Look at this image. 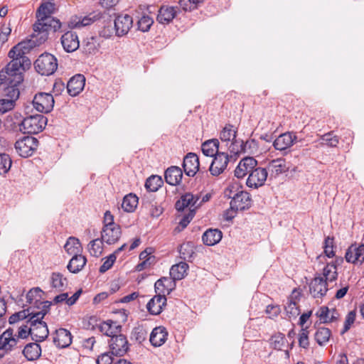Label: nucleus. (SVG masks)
I'll list each match as a JSON object with an SVG mask.
<instances>
[{"label": "nucleus", "instance_id": "nucleus-1", "mask_svg": "<svg viewBox=\"0 0 364 364\" xmlns=\"http://www.w3.org/2000/svg\"><path fill=\"white\" fill-rule=\"evenodd\" d=\"M29 50L28 42H20L14 46L8 53V56L11 58V60L1 70L23 74L31 65V60L26 55Z\"/></svg>", "mask_w": 364, "mask_h": 364}, {"label": "nucleus", "instance_id": "nucleus-2", "mask_svg": "<svg viewBox=\"0 0 364 364\" xmlns=\"http://www.w3.org/2000/svg\"><path fill=\"white\" fill-rule=\"evenodd\" d=\"M23 81V74L21 73H10L6 70L0 71V85L4 83L7 85V87L4 89V95L7 97L6 99L12 100L15 105L20 95L18 87Z\"/></svg>", "mask_w": 364, "mask_h": 364}, {"label": "nucleus", "instance_id": "nucleus-3", "mask_svg": "<svg viewBox=\"0 0 364 364\" xmlns=\"http://www.w3.org/2000/svg\"><path fill=\"white\" fill-rule=\"evenodd\" d=\"M61 22L55 18H47L38 20L33 26V38H36V45L43 43L48 38L49 31L56 32L61 28Z\"/></svg>", "mask_w": 364, "mask_h": 364}, {"label": "nucleus", "instance_id": "nucleus-4", "mask_svg": "<svg viewBox=\"0 0 364 364\" xmlns=\"http://www.w3.org/2000/svg\"><path fill=\"white\" fill-rule=\"evenodd\" d=\"M237 185H231L225 191V196L232 198L230 201V209L237 211L250 208L251 206L250 195L247 191H237Z\"/></svg>", "mask_w": 364, "mask_h": 364}, {"label": "nucleus", "instance_id": "nucleus-5", "mask_svg": "<svg viewBox=\"0 0 364 364\" xmlns=\"http://www.w3.org/2000/svg\"><path fill=\"white\" fill-rule=\"evenodd\" d=\"M47 122V117L41 114L29 115L20 124V130L29 134H38L45 129Z\"/></svg>", "mask_w": 364, "mask_h": 364}, {"label": "nucleus", "instance_id": "nucleus-6", "mask_svg": "<svg viewBox=\"0 0 364 364\" xmlns=\"http://www.w3.org/2000/svg\"><path fill=\"white\" fill-rule=\"evenodd\" d=\"M36 70L41 75H53L58 68V60L55 55L44 53L34 62Z\"/></svg>", "mask_w": 364, "mask_h": 364}, {"label": "nucleus", "instance_id": "nucleus-7", "mask_svg": "<svg viewBox=\"0 0 364 364\" xmlns=\"http://www.w3.org/2000/svg\"><path fill=\"white\" fill-rule=\"evenodd\" d=\"M23 343L21 340L14 333V329L7 328L0 336V358L4 357L6 353L13 350L14 348H21Z\"/></svg>", "mask_w": 364, "mask_h": 364}, {"label": "nucleus", "instance_id": "nucleus-8", "mask_svg": "<svg viewBox=\"0 0 364 364\" xmlns=\"http://www.w3.org/2000/svg\"><path fill=\"white\" fill-rule=\"evenodd\" d=\"M232 161L227 151L223 149L213 156L210 165L209 171L213 176H218L227 169L228 164Z\"/></svg>", "mask_w": 364, "mask_h": 364}, {"label": "nucleus", "instance_id": "nucleus-9", "mask_svg": "<svg viewBox=\"0 0 364 364\" xmlns=\"http://www.w3.org/2000/svg\"><path fill=\"white\" fill-rule=\"evenodd\" d=\"M183 168L185 173L193 177L197 173L198 176H207V171L200 168V162L198 156L195 153H188L183 159Z\"/></svg>", "mask_w": 364, "mask_h": 364}, {"label": "nucleus", "instance_id": "nucleus-10", "mask_svg": "<svg viewBox=\"0 0 364 364\" xmlns=\"http://www.w3.org/2000/svg\"><path fill=\"white\" fill-rule=\"evenodd\" d=\"M38 144V141L36 138L32 136H26L17 140L14 146L19 156L27 158L33 154L37 149Z\"/></svg>", "mask_w": 364, "mask_h": 364}, {"label": "nucleus", "instance_id": "nucleus-11", "mask_svg": "<svg viewBox=\"0 0 364 364\" xmlns=\"http://www.w3.org/2000/svg\"><path fill=\"white\" fill-rule=\"evenodd\" d=\"M30 317L27 323L30 324V331H31V338L36 342H42L48 338L49 331L47 323L41 319Z\"/></svg>", "mask_w": 364, "mask_h": 364}, {"label": "nucleus", "instance_id": "nucleus-12", "mask_svg": "<svg viewBox=\"0 0 364 364\" xmlns=\"http://www.w3.org/2000/svg\"><path fill=\"white\" fill-rule=\"evenodd\" d=\"M32 103L37 111L41 113H48L53 110L55 101L51 94L38 92L35 95Z\"/></svg>", "mask_w": 364, "mask_h": 364}, {"label": "nucleus", "instance_id": "nucleus-13", "mask_svg": "<svg viewBox=\"0 0 364 364\" xmlns=\"http://www.w3.org/2000/svg\"><path fill=\"white\" fill-rule=\"evenodd\" d=\"M111 353L115 356H123L129 349L127 337L121 333L112 336L108 341Z\"/></svg>", "mask_w": 364, "mask_h": 364}, {"label": "nucleus", "instance_id": "nucleus-14", "mask_svg": "<svg viewBox=\"0 0 364 364\" xmlns=\"http://www.w3.org/2000/svg\"><path fill=\"white\" fill-rule=\"evenodd\" d=\"M268 176L267 168L262 167L253 168L252 172L248 176L246 181V185L249 188H258L262 186Z\"/></svg>", "mask_w": 364, "mask_h": 364}, {"label": "nucleus", "instance_id": "nucleus-15", "mask_svg": "<svg viewBox=\"0 0 364 364\" xmlns=\"http://www.w3.org/2000/svg\"><path fill=\"white\" fill-rule=\"evenodd\" d=\"M309 291L314 298H322L328 291V283L320 274L316 273L309 283Z\"/></svg>", "mask_w": 364, "mask_h": 364}, {"label": "nucleus", "instance_id": "nucleus-16", "mask_svg": "<svg viewBox=\"0 0 364 364\" xmlns=\"http://www.w3.org/2000/svg\"><path fill=\"white\" fill-rule=\"evenodd\" d=\"M177 6L162 5L158 11L156 21L161 24H168L180 13Z\"/></svg>", "mask_w": 364, "mask_h": 364}, {"label": "nucleus", "instance_id": "nucleus-17", "mask_svg": "<svg viewBox=\"0 0 364 364\" xmlns=\"http://www.w3.org/2000/svg\"><path fill=\"white\" fill-rule=\"evenodd\" d=\"M257 166V161L251 156H247L242 159L235 169V176L237 178H242L247 174L252 172L253 168Z\"/></svg>", "mask_w": 364, "mask_h": 364}, {"label": "nucleus", "instance_id": "nucleus-18", "mask_svg": "<svg viewBox=\"0 0 364 364\" xmlns=\"http://www.w3.org/2000/svg\"><path fill=\"white\" fill-rule=\"evenodd\" d=\"M289 167L286 160L283 158H279L272 160L267 165V172L269 173V179L277 178L279 175L289 171Z\"/></svg>", "mask_w": 364, "mask_h": 364}, {"label": "nucleus", "instance_id": "nucleus-19", "mask_svg": "<svg viewBox=\"0 0 364 364\" xmlns=\"http://www.w3.org/2000/svg\"><path fill=\"white\" fill-rule=\"evenodd\" d=\"M133 20L128 14L119 15L114 20V28L117 36L126 35L132 26Z\"/></svg>", "mask_w": 364, "mask_h": 364}, {"label": "nucleus", "instance_id": "nucleus-20", "mask_svg": "<svg viewBox=\"0 0 364 364\" xmlns=\"http://www.w3.org/2000/svg\"><path fill=\"white\" fill-rule=\"evenodd\" d=\"M296 140V136L292 132H285L280 134L273 141V146L279 151H285L290 148Z\"/></svg>", "mask_w": 364, "mask_h": 364}, {"label": "nucleus", "instance_id": "nucleus-21", "mask_svg": "<svg viewBox=\"0 0 364 364\" xmlns=\"http://www.w3.org/2000/svg\"><path fill=\"white\" fill-rule=\"evenodd\" d=\"M63 49L67 53L75 51L80 46V41L76 33L73 31L65 32L60 38Z\"/></svg>", "mask_w": 364, "mask_h": 364}, {"label": "nucleus", "instance_id": "nucleus-22", "mask_svg": "<svg viewBox=\"0 0 364 364\" xmlns=\"http://www.w3.org/2000/svg\"><path fill=\"white\" fill-rule=\"evenodd\" d=\"M176 287L175 281L171 277H162L158 279L154 284V289L157 294L166 296Z\"/></svg>", "mask_w": 364, "mask_h": 364}, {"label": "nucleus", "instance_id": "nucleus-23", "mask_svg": "<svg viewBox=\"0 0 364 364\" xmlns=\"http://www.w3.org/2000/svg\"><path fill=\"white\" fill-rule=\"evenodd\" d=\"M121 235V228L119 225L103 228L101 232V239L107 244L112 245L119 240Z\"/></svg>", "mask_w": 364, "mask_h": 364}, {"label": "nucleus", "instance_id": "nucleus-24", "mask_svg": "<svg viewBox=\"0 0 364 364\" xmlns=\"http://www.w3.org/2000/svg\"><path fill=\"white\" fill-rule=\"evenodd\" d=\"M85 78L83 75L77 74L72 77L67 84V91L70 96H77L84 88Z\"/></svg>", "mask_w": 364, "mask_h": 364}, {"label": "nucleus", "instance_id": "nucleus-25", "mask_svg": "<svg viewBox=\"0 0 364 364\" xmlns=\"http://www.w3.org/2000/svg\"><path fill=\"white\" fill-rule=\"evenodd\" d=\"M166 296L156 294L146 304L148 312L151 315H159L163 311L164 307L166 305Z\"/></svg>", "mask_w": 364, "mask_h": 364}, {"label": "nucleus", "instance_id": "nucleus-26", "mask_svg": "<svg viewBox=\"0 0 364 364\" xmlns=\"http://www.w3.org/2000/svg\"><path fill=\"white\" fill-rule=\"evenodd\" d=\"M72 338L71 333L68 330L60 328L55 332L53 343L58 348H65L71 344Z\"/></svg>", "mask_w": 364, "mask_h": 364}, {"label": "nucleus", "instance_id": "nucleus-27", "mask_svg": "<svg viewBox=\"0 0 364 364\" xmlns=\"http://www.w3.org/2000/svg\"><path fill=\"white\" fill-rule=\"evenodd\" d=\"M345 258L348 262H363L364 261V244L359 246L355 244L351 245L346 252Z\"/></svg>", "mask_w": 364, "mask_h": 364}, {"label": "nucleus", "instance_id": "nucleus-28", "mask_svg": "<svg viewBox=\"0 0 364 364\" xmlns=\"http://www.w3.org/2000/svg\"><path fill=\"white\" fill-rule=\"evenodd\" d=\"M199 196L193 195L191 193H186L182 195L179 200H178L175 204L176 209L178 211H183L186 208L190 207V208L195 207L197 208V203L199 200Z\"/></svg>", "mask_w": 364, "mask_h": 364}, {"label": "nucleus", "instance_id": "nucleus-29", "mask_svg": "<svg viewBox=\"0 0 364 364\" xmlns=\"http://www.w3.org/2000/svg\"><path fill=\"white\" fill-rule=\"evenodd\" d=\"M245 146L246 144L242 140L235 138L229 143L228 146L223 148V150L225 151L226 149L229 151V156L232 159V161H235L241 154L245 152Z\"/></svg>", "mask_w": 364, "mask_h": 364}, {"label": "nucleus", "instance_id": "nucleus-30", "mask_svg": "<svg viewBox=\"0 0 364 364\" xmlns=\"http://www.w3.org/2000/svg\"><path fill=\"white\" fill-rule=\"evenodd\" d=\"M168 333L164 326L154 328L149 338L151 344L154 347L161 346L167 340Z\"/></svg>", "mask_w": 364, "mask_h": 364}, {"label": "nucleus", "instance_id": "nucleus-31", "mask_svg": "<svg viewBox=\"0 0 364 364\" xmlns=\"http://www.w3.org/2000/svg\"><path fill=\"white\" fill-rule=\"evenodd\" d=\"M201 149L205 156L213 157L216 154L223 149V145H220L218 139H212L203 142L201 146Z\"/></svg>", "mask_w": 364, "mask_h": 364}, {"label": "nucleus", "instance_id": "nucleus-32", "mask_svg": "<svg viewBox=\"0 0 364 364\" xmlns=\"http://www.w3.org/2000/svg\"><path fill=\"white\" fill-rule=\"evenodd\" d=\"M99 330L103 334L112 338V336L118 335L121 333L122 326L119 325L117 321L107 320L100 324Z\"/></svg>", "mask_w": 364, "mask_h": 364}, {"label": "nucleus", "instance_id": "nucleus-33", "mask_svg": "<svg viewBox=\"0 0 364 364\" xmlns=\"http://www.w3.org/2000/svg\"><path fill=\"white\" fill-rule=\"evenodd\" d=\"M164 177L167 183L171 186H176L181 181L183 172L178 166H171L166 170Z\"/></svg>", "mask_w": 364, "mask_h": 364}, {"label": "nucleus", "instance_id": "nucleus-34", "mask_svg": "<svg viewBox=\"0 0 364 364\" xmlns=\"http://www.w3.org/2000/svg\"><path fill=\"white\" fill-rule=\"evenodd\" d=\"M22 353L28 360H36L38 359L41 355V346L36 341L35 343H29L25 346Z\"/></svg>", "mask_w": 364, "mask_h": 364}, {"label": "nucleus", "instance_id": "nucleus-35", "mask_svg": "<svg viewBox=\"0 0 364 364\" xmlns=\"http://www.w3.org/2000/svg\"><path fill=\"white\" fill-rule=\"evenodd\" d=\"M223 237V233L218 229H209L202 236V240L205 245L213 246L218 243Z\"/></svg>", "mask_w": 364, "mask_h": 364}, {"label": "nucleus", "instance_id": "nucleus-36", "mask_svg": "<svg viewBox=\"0 0 364 364\" xmlns=\"http://www.w3.org/2000/svg\"><path fill=\"white\" fill-rule=\"evenodd\" d=\"M87 259L85 256L80 255H74L69 261L67 268L70 272L77 274L85 267Z\"/></svg>", "mask_w": 364, "mask_h": 364}, {"label": "nucleus", "instance_id": "nucleus-37", "mask_svg": "<svg viewBox=\"0 0 364 364\" xmlns=\"http://www.w3.org/2000/svg\"><path fill=\"white\" fill-rule=\"evenodd\" d=\"M343 261L342 258L336 259L335 262H331L328 263L323 269V277L324 280L328 282H333L337 279L338 272H337V262H341Z\"/></svg>", "mask_w": 364, "mask_h": 364}, {"label": "nucleus", "instance_id": "nucleus-38", "mask_svg": "<svg viewBox=\"0 0 364 364\" xmlns=\"http://www.w3.org/2000/svg\"><path fill=\"white\" fill-rule=\"evenodd\" d=\"M99 17L97 15L90 14L84 17L75 16L72 18L69 23V27L71 28H80L84 26L91 25L94 23Z\"/></svg>", "mask_w": 364, "mask_h": 364}, {"label": "nucleus", "instance_id": "nucleus-39", "mask_svg": "<svg viewBox=\"0 0 364 364\" xmlns=\"http://www.w3.org/2000/svg\"><path fill=\"white\" fill-rule=\"evenodd\" d=\"M188 269V264L181 262L173 265L170 269V277L174 281L182 279L186 274Z\"/></svg>", "mask_w": 364, "mask_h": 364}, {"label": "nucleus", "instance_id": "nucleus-40", "mask_svg": "<svg viewBox=\"0 0 364 364\" xmlns=\"http://www.w3.org/2000/svg\"><path fill=\"white\" fill-rule=\"evenodd\" d=\"M237 136V129L233 125L226 124L220 133V139L222 143H225V146H228L229 143L234 140Z\"/></svg>", "mask_w": 364, "mask_h": 364}, {"label": "nucleus", "instance_id": "nucleus-41", "mask_svg": "<svg viewBox=\"0 0 364 364\" xmlns=\"http://www.w3.org/2000/svg\"><path fill=\"white\" fill-rule=\"evenodd\" d=\"M65 252L70 255H80L82 245L80 240L75 237H70L64 245Z\"/></svg>", "mask_w": 364, "mask_h": 364}, {"label": "nucleus", "instance_id": "nucleus-42", "mask_svg": "<svg viewBox=\"0 0 364 364\" xmlns=\"http://www.w3.org/2000/svg\"><path fill=\"white\" fill-rule=\"evenodd\" d=\"M331 337V331L328 328L318 327L314 333L316 342L321 346H325Z\"/></svg>", "mask_w": 364, "mask_h": 364}, {"label": "nucleus", "instance_id": "nucleus-43", "mask_svg": "<svg viewBox=\"0 0 364 364\" xmlns=\"http://www.w3.org/2000/svg\"><path fill=\"white\" fill-rule=\"evenodd\" d=\"M54 4L50 2L42 3L36 11V18L38 20H42L43 18H53L51 16V14L54 11Z\"/></svg>", "mask_w": 364, "mask_h": 364}, {"label": "nucleus", "instance_id": "nucleus-44", "mask_svg": "<svg viewBox=\"0 0 364 364\" xmlns=\"http://www.w3.org/2000/svg\"><path fill=\"white\" fill-rule=\"evenodd\" d=\"M50 283L53 288L62 291L68 286V279L60 272H53L50 276Z\"/></svg>", "mask_w": 364, "mask_h": 364}, {"label": "nucleus", "instance_id": "nucleus-45", "mask_svg": "<svg viewBox=\"0 0 364 364\" xmlns=\"http://www.w3.org/2000/svg\"><path fill=\"white\" fill-rule=\"evenodd\" d=\"M148 335V331L143 325H138L133 328L131 333V340L134 341L139 344L142 343L146 341Z\"/></svg>", "mask_w": 364, "mask_h": 364}, {"label": "nucleus", "instance_id": "nucleus-46", "mask_svg": "<svg viewBox=\"0 0 364 364\" xmlns=\"http://www.w3.org/2000/svg\"><path fill=\"white\" fill-rule=\"evenodd\" d=\"M138 203V198L136 195L129 193L125 196L122 203V209L128 213L133 212Z\"/></svg>", "mask_w": 364, "mask_h": 364}, {"label": "nucleus", "instance_id": "nucleus-47", "mask_svg": "<svg viewBox=\"0 0 364 364\" xmlns=\"http://www.w3.org/2000/svg\"><path fill=\"white\" fill-rule=\"evenodd\" d=\"M161 176L153 175L149 177L145 183V187L148 191L156 192L163 184Z\"/></svg>", "mask_w": 364, "mask_h": 364}, {"label": "nucleus", "instance_id": "nucleus-48", "mask_svg": "<svg viewBox=\"0 0 364 364\" xmlns=\"http://www.w3.org/2000/svg\"><path fill=\"white\" fill-rule=\"evenodd\" d=\"M42 304L41 310L38 311H31V318L43 320L45 316L50 311V306L52 305V302L49 301H45L41 302Z\"/></svg>", "mask_w": 364, "mask_h": 364}, {"label": "nucleus", "instance_id": "nucleus-49", "mask_svg": "<svg viewBox=\"0 0 364 364\" xmlns=\"http://www.w3.org/2000/svg\"><path fill=\"white\" fill-rule=\"evenodd\" d=\"M285 312L289 319L296 318L300 314V309L296 301L291 299L288 300L284 306Z\"/></svg>", "mask_w": 364, "mask_h": 364}, {"label": "nucleus", "instance_id": "nucleus-50", "mask_svg": "<svg viewBox=\"0 0 364 364\" xmlns=\"http://www.w3.org/2000/svg\"><path fill=\"white\" fill-rule=\"evenodd\" d=\"M154 23V19L146 14H143L137 21L138 29L142 32L150 30Z\"/></svg>", "mask_w": 364, "mask_h": 364}, {"label": "nucleus", "instance_id": "nucleus-51", "mask_svg": "<svg viewBox=\"0 0 364 364\" xmlns=\"http://www.w3.org/2000/svg\"><path fill=\"white\" fill-rule=\"evenodd\" d=\"M12 165V160L7 154L0 153V175H4L9 172Z\"/></svg>", "mask_w": 364, "mask_h": 364}, {"label": "nucleus", "instance_id": "nucleus-52", "mask_svg": "<svg viewBox=\"0 0 364 364\" xmlns=\"http://www.w3.org/2000/svg\"><path fill=\"white\" fill-rule=\"evenodd\" d=\"M102 240L95 239L88 245V250L92 256L99 257L102 252Z\"/></svg>", "mask_w": 364, "mask_h": 364}, {"label": "nucleus", "instance_id": "nucleus-53", "mask_svg": "<svg viewBox=\"0 0 364 364\" xmlns=\"http://www.w3.org/2000/svg\"><path fill=\"white\" fill-rule=\"evenodd\" d=\"M179 253L181 258L190 262L193 258L194 251L193 250L192 245L188 242L180 246Z\"/></svg>", "mask_w": 364, "mask_h": 364}, {"label": "nucleus", "instance_id": "nucleus-54", "mask_svg": "<svg viewBox=\"0 0 364 364\" xmlns=\"http://www.w3.org/2000/svg\"><path fill=\"white\" fill-rule=\"evenodd\" d=\"M83 49L86 54H95L99 49V43L97 38L95 37L88 38L83 46Z\"/></svg>", "mask_w": 364, "mask_h": 364}, {"label": "nucleus", "instance_id": "nucleus-55", "mask_svg": "<svg viewBox=\"0 0 364 364\" xmlns=\"http://www.w3.org/2000/svg\"><path fill=\"white\" fill-rule=\"evenodd\" d=\"M202 0H178L180 8L184 11H191L198 8Z\"/></svg>", "mask_w": 364, "mask_h": 364}, {"label": "nucleus", "instance_id": "nucleus-56", "mask_svg": "<svg viewBox=\"0 0 364 364\" xmlns=\"http://www.w3.org/2000/svg\"><path fill=\"white\" fill-rule=\"evenodd\" d=\"M31 316V312H30V308H28L26 309H23L22 311H20L18 312H16L14 314H12L9 318V322L10 324L15 323L21 320H23L27 318H30Z\"/></svg>", "mask_w": 364, "mask_h": 364}, {"label": "nucleus", "instance_id": "nucleus-57", "mask_svg": "<svg viewBox=\"0 0 364 364\" xmlns=\"http://www.w3.org/2000/svg\"><path fill=\"white\" fill-rule=\"evenodd\" d=\"M316 315L318 318H319L321 323H331L330 320V309L328 307L323 306H321L317 312L316 313Z\"/></svg>", "mask_w": 364, "mask_h": 364}, {"label": "nucleus", "instance_id": "nucleus-58", "mask_svg": "<svg viewBox=\"0 0 364 364\" xmlns=\"http://www.w3.org/2000/svg\"><path fill=\"white\" fill-rule=\"evenodd\" d=\"M321 139L325 141L326 144L330 147H336L339 142V138L336 135H333L332 132L322 135Z\"/></svg>", "mask_w": 364, "mask_h": 364}, {"label": "nucleus", "instance_id": "nucleus-59", "mask_svg": "<svg viewBox=\"0 0 364 364\" xmlns=\"http://www.w3.org/2000/svg\"><path fill=\"white\" fill-rule=\"evenodd\" d=\"M356 317V312L355 310L350 311L346 315L343 328L341 332V334L343 335L346 333L351 327L352 324L355 322Z\"/></svg>", "mask_w": 364, "mask_h": 364}, {"label": "nucleus", "instance_id": "nucleus-60", "mask_svg": "<svg viewBox=\"0 0 364 364\" xmlns=\"http://www.w3.org/2000/svg\"><path fill=\"white\" fill-rule=\"evenodd\" d=\"M324 253L326 257L331 258L334 256L333 252V237L328 236L325 238L323 245Z\"/></svg>", "mask_w": 364, "mask_h": 364}, {"label": "nucleus", "instance_id": "nucleus-61", "mask_svg": "<svg viewBox=\"0 0 364 364\" xmlns=\"http://www.w3.org/2000/svg\"><path fill=\"white\" fill-rule=\"evenodd\" d=\"M285 342L284 335L282 333H278L272 336L271 345L274 349L281 350Z\"/></svg>", "mask_w": 364, "mask_h": 364}, {"label": "nucleus", "instance_id": "nucleus-62", "mask_svg": "<svg viewBox=\"0 0 364 364\" xmlns=\"http://www.w3.org/2000/svg\"><path fill=\"white\" fill-rule=\"evenodd\" d=\"M20 340L27 338L29 336H31V331H30V324L26 322V324H22L18 328V331L14 334Z\"/></svg>", "mask_w": 364, "mask_h": 364}, {"label": "nucleus", "instance_id": "nucleus-63", "mask_svg": "<svg viewBox=\"0 0 364 364\" xmlns=\"http://www.w3.org/2000/svg\"><path fill=\"white\" fill-rule=\"evenodd\" d=\"M117 256L115 254L112 253L107 257L105 258V261L100 267V272L105 273L107 270H109L114 264L116 261Z\"/></svg>", "mask_w": 364, "mask_h": 364}, {"label": "nucleus", "instance_id": "nucleus-64", "mask_svg": "<svg viewBox=\"0 0 364 364\" xmlns=\"http://www.w3.org/2000/svg\"><path fill=\"white\" fill-rule=\"evenodd\" d=\"M112 355H114L111 353V351L104 353L98 356L96 363L97 364H114V358Z\"/></svg>", "mask_w": 364, "mask_h": 364}]
</instances>
